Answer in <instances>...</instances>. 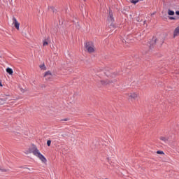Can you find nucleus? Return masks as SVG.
Segmentation results:
<instances>
[{"mask_svg": "<svg viewBox=\"0 0 179 179\" xmlns=\"http://www.w3.org/2000/svg\"><path fill=\"white\" fill-rule=\"evenodd\" d=\"M129 97L130 99H134V100H136V99H138V94L135 92L131 93Z\"/></svg>", "mask_w": 179, "mask_h": 179, "instance_id": "0eeeda50", "label": "nucleus"}, {"mask_svg": "<svg viewBox=\"0 0 179 179\" xmlns=\"http://www.w3.org/2000/svg\"><path fill=\"white\" fill-rule=\"evenodd\" d=\"M41 69H43V71H47V67H45V64L40 65L39 66Z\"/></svg>", "mask_w": 179, "mask_h": 179, "instance_id": "f3484780", "label": "nucleus"}, {"mask_svg": "<svg viewBox=\"0 0 179 179\" xmlns=\"http://www.w3.org/2000/svg\"><path fill=\"white\" fill-rule=\"evenodd\" d=\"M6 71L8 75H13V70L11 68L8 67Z\"/></svg>", "mask_w": 179, "mask_h": 179, "instance_id": "f8f14e48", "label": "nucleus"}, {"mask_svg": "<svg viewBox=\"0 0 179 179\" xmlns=\"http://www.w3.org/2000/svg\"><path fill=\"white\" fill-rule=\"evenodd\" d=\"M25 169H27V170H30L29 168H25Z\"/></svg>", "mask_w": 179, "mask_h": 179, "instance_id": "393cba45", "label": "nucleus"}, {"mask_svg": "<svg viewBox=\"0 0 179 179\" xmlns=\"http://www.w3.org/2000/svg\"><path fill=\"white\" fill-rule=\"evenodd\" d=\"M169 20H178V17H177L169 16Z\"/></svg>", "mask_w": 179, "mask_h": 179, "instance_id": "4468645a", "label": "nucleus"}, {"mask_svg": "<svg viewBox=\"0 0 179 179\" xmlns=\"http://www.w3.org/2000/svg\"><path fill=\"white\" fill-rule=\"evenodd\" d=\"M47 76H49L48 77V79H50L51 76H52V74L51 73V71H46L44 74V77L45 78H47Z\"/></svg>", "mask_w": 179, "mask_h": 179, "instance_id": "9b49d317", "label": "nucleus"}, {"mask_svg": "<svg viewBox=\"0 0 179 179\" xmlns=\"http://www.w3.org/2000/svg\"><path fill=\"white\" fill-rule=\"evenodd\" d=\"M104 73L108 78H115L117 75V73H113V70L108 68H106L105 69Z\"/></svg>", "mask_w": 179, "mask_h": 179, "instance_id": "20e7f679", "label": "nucleus"}, {"mask_svg": "<svg viewBox=\"0 0 179 179\" xmlns=\"http://www.w3.org/2000/svg\"><path fill=\"white\" fill-rule=\"evenodd\" d=\"M49 9H50L53 12V13H57V9H55L54 6L49 7Z\"/></svg>", "mask_w": 179, "mask_h": 179, "instance_id": "2eb2a0df", "label": "nucleus"}, {"mask_svg": "<svg viewBox=\"0 0 179 179\" xmlns=\"http://www.w3.org/2000/svg\"><path fill=\"white\" fill-rule=\"evenodd\" d=\"M141 1H143V0H138V2Z\"/></svg>", "mask_w": 179, "mask_h": 179, "instance_id": "a878e982", "label": "nucleus"}, {"mask_svg": "<svg viewBox=\"0 0 179 179\" xmlns=\"http://www.w3.org/2000/svg\"><path fill=\"white\" fill-rule=\"evenodd\" d=\"M100 83L102 85V86H106L107 85H108L109 83H111V82L108 81V80H100Z\"/></svg>", "mask_w": 179, "mask_h": 179, "instance_id": "9d476101", "label": "nucleus"}, {"mask_svg": "<svg viewBox=\"0 0 179 179\" xmlns=\"http://www.w3.org/2000/svg\"><path fill=\"white\" fill-rule=\"evenodd\" d=\"M13 23L15 29H17V30H19V27L20 26V23H19L17 22V20H16V17H13Z\"/></svg>", "mask_w": 179, "mask_h": 179, "instance_id": "423d86ee", "label": "nucleus"}, {"mask_svg": "<svg viewBox=\"0 0 179 179\" xmlns=\"http://www.w3.org/2000/svg\"><path fill=\"white\" fill-rule=\"evenodd\" d=\"M43 47H45L46 45H48V39H45L43 41Z\"/></svg>", "mask_w": 179, "mask_h": 179, "instance_id": "dca6fc26", "label": "nucleus"}, {"mask_svg": "<svg viewBox=\"0 0 179 179\" xmlns=\"http://www.w3.org/2000/svg\"><path fill=\"white\" fill-rule=\"evenodd\" d=\"M5 96H10V95H5Z\"/></svg>", "mask_w": 179, "mask_h": 179, "instance_id": "cd10ccee", "label": "nucleus"}, {"mask_svg": "<svg viewBox=\"0 0 179 179\" xmlns=\"http://www.w3.org/2000/svg\"><path fill=\"white\" fill-rule=\"evenodd\" d=\"M179 36V27H176L173 31V38L177 37Z\"/></svg>", "mask_w": 179, "mask_h": 179, "instance_id": "6e6552de", "label": "nucleus"}, {"mask_svg": "<svg viewBox=\"0 0 179 179\" xmlns=\"http://www.w3.org/2000/svg\"><path fill=\"white\" fill-rule=\"evenodd\" d=\"M0 86L2 87V82L0 81Z\"/></svg>", "mask_w": 179, "mask_h": 179, "instance_id": "b1692460", "label": "nucleus"}, {"mask_svg": "<svg viewBox=\"0 0 179 179\" xmlns=\"http://www.w3.org/2000/svg\"><path fill=\"white\" fill-rule=\"evenodd\" d=\"M138 2H139V0H131V3H134V5H136V3H138Z\"/></svg>", "mask_w": 179, "mask_h": 179, "instance_id": "a211bd4d", "label": "nucleus"}, {"mask_svg": "<svg viewBox=\"0 0 179 179\" xmlns=\"http://www.w3.org/2000/svg\"><path fill=\"white\" fill-rule=\"evenodd\" d=\"M33 148H29V153H33L34 156H36V157H38L43 163H45L47 162V159L44 155L40 153V151L37 148V146L36 145L32 144Z\"/></svg>", "mask_w": 179, "mask_h": 179, "instance_id": "f257e3e1", "label": "nucleus"}, {"mask_svg": "<svg viewBox=\"0 0 179 179\" xmlns=\"http://www.w3.org/2000/svg\"><path fill=\"white\" fill-rule=\"evenodd\" d=\"M90 44H92L91 42L85 43V48H86L87 51H88L90 54H92V52H94V48L91 46Z\"/></svg>", "mask_w": 179, "mask_h": 179, "instance_id": "39448f33", "label": "nucleus"}, {"mask_svg": "<svg viewBox=\"0 0 179 179\" xmlns=\"http://www.w3.org/2000/svg\"><path fill=\"white\" fill-rule=\"evenodd\" d=\"M160 141H162L164 143H167L169 142V137H164V136H161L159 137Z\"/></svg>", "mask_w": 179, "mask_h": 179, "instance_id": "1a4fd4ad", "label": "nucleus"}, {"mask_svg": "<svg viewBox=\"0 0 179 179\" xmlns=\"http://www.w3.org/2000/svg\"><path fill=\"white\" fill-rule=\"evenodd\" d=\"M107 20L108 23H110L109 25L110 29H115L116 25L114 24V15L113 14V10H109V15H108Z\"/></svg>", "mask_w": 179, "mask_h": 179, "instance_id": "7ed1b4c3", "label": "nucleus"}, {"mask_svg": "<svg viewBox=\"0 0 179 179\" xmlns=\"http://www.w3.org/2000/svg\"><path fill=\"white\" fill-rule=\"evenodd\" d=\"M174 14H175V13H174L173 10H170V9L168 10V15H169V16H174Z\"/></svg>", "mask_w": 179, "mask_h": 179, "instance_id": "ddd939ff", "label": "nucleus"}, {"mask_svg": "<svg viewBox=\"0 0 179 179\" xmlns=\"http://www.w3.org/2000/svg\"><path fill=\"white\" fill-rule=\"evenodd\" d=\"M163 43H164V41H161L159 44V39H157V38L155 36H153L152 38L148 43V46L149 47L150 50H153V48L156 47L157 44L159 45V47H162V45H163Z\"/></svg>", "mask_w": 179, "mask_h": 179, "instance_id": "f03ea898", "label": "nucleus"}, {"mask_svg": "<svg viewBox=\"0 0 179 179\" xmlns=\"http://www.w3.org/2000/svg\"><path fill=\"white\" fill-rule=\"evenodd\" d=\"M145 23H146V21H144V24H145Z\"/></svg>", "mask_w": 179, "mask_h": 179, "instance_id": "bb28decb", "label": "nucleus"}, {"mask_svg": "<svg viewBox=\"0 0 179 179\" xmlns=\"http://www.w3.org/2000/svg\"><path fill=\"white\" fill-rule=\"evenodd\" d=\"M61 121H69V118H64L61 120Z\"/></svg>", "mask_w": 179, "mask_h": 179, "instance_id": "5701e85b", "label": "nucleus"}, {"mask_svg": "<svg viewBox=\"0 0 179 179\" xmlns=\"http://www.w3.org/2000/svg\"><path fill=\"white\" fill-rule=\"evenodd\" d=\"M157 155H164V152L163 151L158 150L157 151Z\"/></svg>", "mask_w": 179, "mask_h": 179, "instance_id": "6ab92c4d", "label": "nucleus"}, {"mask_svg": "<svg viewBox=\"0 0 179 179\" xmlns=\"http://www.w3.org/2000/svg\"><path fill=\"white\" fill-rule=\"evenodd\" d=\"M6 100H8V98H4V99L0 98V101H6Z\"/></svg>", "mask_w": 179, "mask_h": 179, "instance_id": "412c9836", "label": "nucleus"}, {"mask_svg": "<svg viewBox=\"0 0 179 179\" xmlns=\"http://www.w3.org/2000/svg\"><path fill=\"white\" fill-rule=\"evenodd\" d=\"M47 145H48V146H51V140H48V141H47Z\"/></svg>", "mask_w": 179, "mask_h": 179, "instance_id": "aec40b11", "label": "nucleus"}, {"mask_svg": "<svg viewBox=\"0 0 179 179\" xmlns=\"http://www.w3.org/2000/svg\"><path fill=\"white\" fill-rule=\"evenodd\" d=\"M0 171H2L3 173H6V171H8V170L0 169Z\"/></svg>", "mask_w": 179, "mask_h": 179, "instance_id": "4be33fe9", "label": "nucleus"}]
</instances>
